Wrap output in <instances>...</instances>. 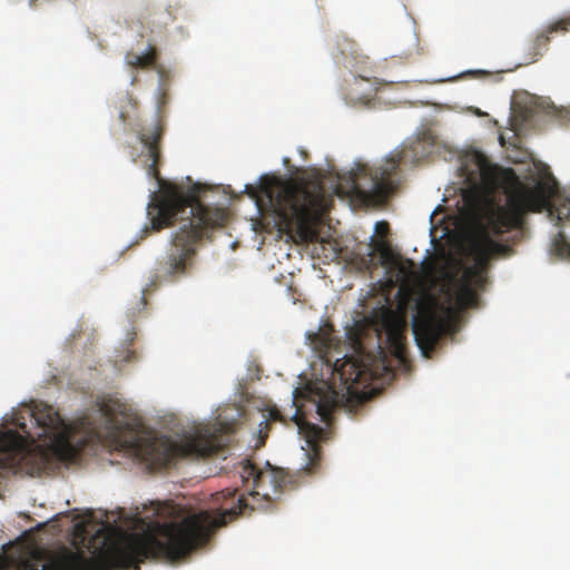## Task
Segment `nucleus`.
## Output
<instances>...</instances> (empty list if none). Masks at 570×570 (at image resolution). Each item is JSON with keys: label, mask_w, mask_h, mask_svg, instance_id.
Wrapping results in <instances>:
<instances>
[{"label": "nucleus", "mask_w": 570, "mask_h": 570, "mask_svg": "<svg viewBox=\"0 0 570 570\" xmlns=\"http://www.w3.org/2000/svg\"><path fill=\"white\" fill-rule=\"evenodd\" d=\"M37 1H38V0H29V6H30L31 8H33V7L36 6V2H37Z\"/></svg>", "instance_id": "23"}, {"label": "nucleus", "mask_w": 570, "mask_h": 570, "mask_svg": "<svg viewBox=\"0 0 570 570\" xmlns=\"http://www.w3.org/2000/svg\"><path fill=\"white\" fill-rule=\"evenodd\" d=\"M294 417H295V420H296L297 425H298L301 429H303V428H304V423L302 422V417L299 416L298 411L296 412V414H295V416H294Z\"/></svg>", "instance_id": "19"}, {"label": "nucleus", "mask_w": 570, "mask_h": 570, "mask_svg": "<svg viewBox=\"0 0 570 570\" xmlns=\"http://www.w3.org/2000/svg\"><path fill=\"white\" fill-rule=\"evenodd\" d=\"M125 60L128 66L134 68H150L155 66L157 61V50L150 46L144 53L129 51L127 52Z\"/></svg>", "instance_id": "13"}, {"label": "nucleus", "mask_w": 570, "mask_h": 570, "mask_svg": "<svg viewBox=\"0 0 570 570\" xmlns=\"http://www.w3.org/2000/svg\"><path fill=\"white\" fill-rule=\"evenodd\" d=\"M375 375L376 372L370 363L362 358L344 356L333 364V382L320 380L307 385V399L315 404L322 422L331 425L333 412L357 394L358 385L366 386Z\"/></svg>", "instance_id": "7"}, {"label": "nucleus", "mask_w": 570, "mask_h": 570, "mask_svg": "<svg viewBox=\"0 0 570 570\" xmlns=\"http://www.w3.org/2000/svg\"><path fill=\"white\" fill-rule=\"evenodd\" d=\"M460 175L474 194H491L499 185V167L478 150H472L462 158Z\"/></svg>", "instance_id": "10"}, {"label": "nucleus", "mask_w": 570, "mask_h": 570, "mask_svg": "<svg viewBox=\"0 0 570 570\" xmlns=\"http://www.w3.org/2000/svg\"><path fill=\"white\" fill-rule=\"evenodd\" d=\"M552 191L549 184L538 181L533 186L522 185L509 194L505 205L497 204L492 199L487 200L470 243L474 264L466 267L455 282V301L459 308L476 306V289L483 288L487 282L488 264L492 258L510 252L509 245L495 240L494 237H501L512 230L521 234L528 213H541L547 209L550 217H556L564 230L556 236L554 249L561 257L570 254V245L566 239L567 233L570 235V199H558L552 203Z\"/></svg>", "instance_id": "2"}, {"label": "nucleus", "mask_w": 570, "mask_h": 570, "mask_svg": "<svg viewBox=\"0 0 570 570\" xmlns=\"http://www.w3.org/2000/svg\"><path fill=\"white\" fill-rule=\"evenodd\" d=\"M119 119L121 122H126L127 120V115L125 114V111L120 110L119 112Z\"/></svg>", "instance_id": "20"}, {"label": "nucleus", "mask_w": 570, "mask_h": 570, "mask_svg": "<svg viewBox=\"0 0 570 570\" xmlns=\"http://www.w3.org/2000/svg\"><path fill=\"white\" fill-rule=\"evenodd\" d=\"M307 426V438L308 442L312 443L314 440H317L323 434V429L315 424H306Z\"/></svg>", "instance_id": "17"}, {"label": "nucleus", "mask_w": 570, "mask_h": 570, "mask_svg": "<svg viewBox=\"0 0 570 570\" xmlns=\"http://www.w3.org/2000/svg\"><path fill=\"white\" fill-rule=\"evenodd\" d=\"M135 333H131V336H130V343H132L134 338H135Z\"/></svg>", "instance_id": "24"}, {"label": "nucleus", "mask_w": 570, "mask_h": 570, "mask_svg": "<svg viewBox=\"0 0 570 570\" xmlns=\"http://www.w3.org/2000/svg\"><path fill=\"white\" fill-rule=\"evenodd\" d=\"M313 344H316V341H320L321 345L317 346L320 351H327L331 347V340L328 337L322 336L320 333H313L309 335Z\"/></svg>", "instance_id": "16"}, {"label": "nucleus", "mask_w": 570, "mask_h": 570, "mask_svg": "<svg viewBox=\"0 0 570 570\" xmlns=\"http://www.w3.org/2000/svg\"><path fill=\"white\" fill-rule=\"evenodd\" d=\"M36 431L28 429L24 422L19 428L22 436L14 430L0 431V469L29 475L40 474L52 463H71L78 456V450L71 440L69 425L51 405L39 402L29 413Z\"/></svg>", "instance_id": "5"}, {"label": "nucleus", "mask_w": 570, "mask_h": 570, "mask_svg": "<svg viewBox=\"0 0 570 570\" xmlns=\"http://www.w3.org/2000/svg\"><path fill=\"white\" fill-rule=\"evenodd\" d=\"M570 31V17L561 18L558 21L548 26V28L539 33L529 49L528 58L525 59V63L535 62L539 58L543 56V53L548 49V45L550 42V36L556 32H568Z\"/></svg>", "instance_id": "12"}, {"label": "nucleus", "mask_w": 570, "mask_h": 570, "mask_svg": "<svg viewBox=\"0 0 570 570\" xmlns=\"http://www.w3.org/2000/svg\"><path fill=\"white\" fill-rule=\"evenodd\" d=\"M279 232L302 242L316 238L315 225L328 210L330 199L320 181L273 178L262 188Z\"/></svg>", "instance_id": "6"}, {"label": "nucleus", "mask_w": 570, "mask_h": 570, "mask_svg": "<svg viewBox=\"0 0 570 570\" xmlns=\"http://www.w3.org/2000/svg\"><path fill=\"white\" fill-rule=\"evenodd\" d=\"M160 119L139 134L146 156L150 160L147 173L161 186L159 194L153 191L148 204L150 229L159 232L179 222V227L173 233L169 248L165 256L157 262L156 277L176 281L186 275L193 267L197 246L209 229L220 227L227 220V212L220 207H212L200 203L196 196L185 193L175 184H163L159 165L161 158L160 141L164 135Z\"/></svg>", "instance_id": "3"}, {"label": "nucleus", "mask_w": 570, "mask_h": 570, "mask_svg": "<svg viewBox=\"0 0 570 570\" xmlns=\"http://www.w3.org/2000/svg\"><path fill=\"white\" fill-rule=\"evenodd\" d=\"M98 410L106 421V434L114 444L132 450L151 470L167 468L177 458H207L218 453L229 441L224 424L198 425L180 441L141 432V422L126 403L104 397Z\"/></svg>", "instance_id": "4"}, {"label": "nucleus", "mask_w": 570, "mask_h": 570, "mask_svg": "<svg viewBox=\"0 0 570 570\" xmlns=\"http://www.w3.org/2000/svg\"><path fill=\"white\" fill-rule=\"evenodd\" d=\"M140 304H141L142 306H146L147 301H146L145 295H142V296L140 297Z\"/></svg>", "instance_id": "22"}, {"label": "nucleus", "mask_w": 570, "mask_h": 570, "mask_svg": "<svg viewBox=\"0 0 570 570\" xmlns=\"http://www.w3.org/2000/svg\"><path fill=\"white\" fill-rule=\"evenodd\" d=\"M6 568V560L0 559V570H4Z\"/></svg>", "instance_id": "21"}, {"label": "nucleus", "mask_w": 570, "mask_h": 570, "mask_svg": "<svg viewBox=\"0 0 570 570\" xmlns=\"http://www.w3.org/2000/svg\"><path fill=\"white\" fill-rule=\"evenodd\" d=\"M387 229H389L387 223L382 222V223L376 224V232L383 233V232H386Z\"/></svg>", "instance_id": "18"}, {"label": "nucleus", "mask_w": 570, "mask_h": 570, "mask_svg": "<svg viewBox=\"0 0 570 570\" xmlns=\"http://www.w3.org/2000/svg\"><path fill=\"white\" fill-rule=\"evenodd\" d=\"M132 99L131 98H127V102L128 104H131Z\"/></svg>", "instance_id": "25"}, {"label": "nucleus", "mask_w": 570, "mask_h": 570, "mask_svg": "<svg viewBox=\"0 0 570 570\" xmlns=\"http://www.w3.org/2000/svg\"><path fill=\"white\" fill-rule=\"evenodd\" d=\"M239 473L244 483L252 482L249 498L237 495L236 489L227 488L212 495L215 505L212 510L193 513L180 522L158 523V537L146 532L105 538L91 557L82 550L65 549L46 563V570L139 569V564L149 558L178 561L204 546L217 528L246 514L247 510H268L292 484L282 469L269 463L261 470L246 460Z\"/></svg>", "instance_id": "1"}, {"label": "nucleus", "mask_w": 570, "mask_h": 570, "mask_svg": "<svg viewBox=\"0 0 570 570\" xmlns=\"http://www.w3.org/2000/svg\"><path fill=\"white\" fill-rule=\"evenodd\" d=\"M399 166L400 158L394 156L373 167L361 165L351 174V193L364 204L386 200L396 188L394 176Z\"/></svg>", "instance_id": "8"}, {"label": "nucleus", "mask_w": 570, "mask_h": 570, "mask_svg": "<svg viewBox=\"0 0 570 570\" xmlns=\"http://www.w3.org/2000/svg\"><path fill=\"white\" fill-rule=\"evenodd\" d=\"M397 281L402 284H407L413 281L416 275V265L412 259H401L395 264Z\"/></svg>", "instance_id": "14"}, {"label": "nucleus", "mask_w": 570, "mask_h": 570, "mask_svg": "<svg viewBox=\"0 0 570 570\" xmlns=\"http://www.w3.org/2000/svg\"><path fill=\"white\" fill-rule=\"evenodd\" d=\"M381 327L385 332L386 343L391 353L403 360L405 356V327L406 323L402 315L391 309L383 312L381 317Z\"/></svg>", "instance_id": "11"}, {"label": "nucleus", "mask_w": 570, "mask_h": 570, "mask_svg": "<svg viewBox=\"0 0 570 570\" xmlns=\"http://www.w3.org/2000/svg\"><path fill=\"white\" fill-rule=\"evenodd\" d=\"M542 109L547 115L556 118L560 125L570 124V106L557 107L553 102H544Z\"/></svg>", "instance_id": "15"}, {"label": "nucleus", "mask_w": 570, "mask_h": 570, "mask_svg": "<svg viewBox=\"0 0 570 570\" xmlns=\"http://www.w3.org/2000/svg\"><path fill=\"white\" fill-rule=\"evenodd\" d=\"M445 317L439 313L434 299H420L416 303V313L412 320V331L415 342L423 355L430 356L440 338L444 334Z\"/></svg>", "instance_id": "9"}]
</instances>
